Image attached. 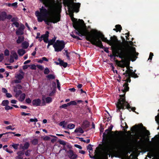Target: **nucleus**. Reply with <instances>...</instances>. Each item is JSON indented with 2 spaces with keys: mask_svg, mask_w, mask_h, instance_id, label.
<instances>
[{
  "mask_svg": "<svg viewBox=\"0 0 159 159\" xmlns=\"http://www.w3.org/2000/svg\"><path fill=\"white\" fill-rule=\"evenodd\" d=\"M74 132L76 133L79 132L81 134H83L84 133V131L81 127H79L78 128H77L75 129Z\"/></svg>",
  "mask_w": 159,
  "mask_h": 159,
  "instance_id": "nucleus-22",
  "label": "nucleus"
},
{
  "mask_svg": "<svg viewBox=\"0 0 159 159\" xmlns=\"http://www.w3.org/2000/svg\"><path fill=\"white\" fill-rule=\"evenodd\" d=\"M16 87L17 89H18L19 90H20V89H21L22 88V86L20 84H18L16 85Z\"/></svg>",
  "mask_w": 159,
  "mask_h": 159,
  "instance_id": "nucleus-51",
  "label": "nucleus"
},
{
  "mask_svg": "<svg viewBox=\"0 0 159 159\" xmlns=\"http://www.w3.org/2000/svg\"><path fill=\"white\" fill-rule=\"evenodd\" d=\"M46 102L48 103H51L52 101V99L50 97H47L45 98Z\"/></svg>",
  "mask_w": 159,
  "mask_h": 159,
  "instance_id": "nucleus-37",
  "label": "nucleus"
},
{
  "mask_svg": "<svg viewBox=\"0 0 159 159\" xmlns=\"http://www.w3.org/2000/svg\"><path fill=\"white\" fill-rule=\"evenodd\" d=\"M68 157L70 159H75L78 157V155L74 153V151L71 149L66 151Z\"/></svg>",
  "mask_w": 159,
  "mask_h": 159,
  "instance_id": "nucleus-11",
  "label": "nucleus"
},
{
  "mask_svg": "<svg viewBox=\"0 0 159 159\" xmlns=\"http://www.w3.org/2000/svg\"><path fill=\"white\" fill-rule=\"evenodd\" d=\"M125 93H124V94L123 95H120V99H118V102H117L116 103V107H117V103H118L119 101H120V99H123V98H124L125 99V101H126V100H125Z\"/></svg>",
  "mask_w": 159,
  "mask_h": 159,
  "instance_id": "nucleus-31",
  "label": "nucleus"
},
{
  "mask_svg": "<svg viewBox=\"0 0 159 159\" xmlns=\"http://www.w3.org/2000/svg\"><path fill=\"white\" fill-rule=\"evenodd\" d=\"M49 32L48 31H46L45 34L42 35V37L43 39L48 38Z\"/></svg>",
  "mask_w": 159,
  "mask_h": 159,
  "instance_id": "nucleus-30",
  "label": "nucleus"
},
{
  "mask_svg": "<svg viewBox=\"0 0 159 159\" xmlns=\"http://www.w3.org/2000/svg\"><path fill=\"white\" fill-rule=\"evenodd\" d=\"M116 28H114L113 30L116 31V32L119 31L120 32L122 30V27L120 25H115Z\"/></svg>",
  "mask_w": 159,
  "mask_h": 159,
  "instance_id": "nucleus-17",
  "label": "nucleus"
},
{
  "mask_svg": "<svg viewBox=\"0 0 159 159\" xmlns=\"http://www.w3.org/2000/svg\"><path fill=\"white\" fill-rule=\"evenodd\" d=\"M50 72V70L48 68H46L45 69L44 71V73L45 75H47Z\"/></svg>",
  "mask_w": 159,
  "mask_h": 159,
  "instance_id": "nucleus-43",
  "label": "nucleus"
},
{
  "mask_svg": "<svg viewBox=\"0 0 159 159\" xmlns=\"http://www.w3.org/2000/svg\"><path fill=\"white\" fill-rule=\"evenodd\" d=\"M12 147L15 149H17L19 146L18 144H14L12 145Z\"/></svg>",
  "mask_w": 159,
  "mask_h": 159,
  "instance_id": "nucleus-49",
  "label": "nucleus"
},
{
  "mask_svg": "<svg viewBox=\"0 0 159 159\" xmlns=\"http://www.w3.org/2000/svg\"><path fill=\"white\" fill-rule=\"evenodd\" d=\"M17 20L18 18L17 17H13L11 19V22H13L15 21H17Z\"/></svg>",
  "mask_w": 159,
  "mask_h": 159,
  "instance_id": "nucleus-57",
  "label": "nucleus"
},
{
  "mask_svg": "<svg viewBox=\"0 0 159 159\" xmlns=\"http://www.w3.org/2000/svg\"><path fill=\"white\" fill-rule=\"evenodd\" d=\"M21 114L22 116H30L31 115L30 113H25V112H22L21 113Z\"/></svg>",
  "mask_w": 159,
  "mask_h": 159,
  "instance_id": "nucleus-55",
  "label": "nucleus"
},
{
  "mask_svg": "<svg viewBox=\"0 0 159 159\" xmlns=\"http://www.w3.org/2000/svg\"><path fill=\"white\" fill-rule=\"evenodd\" d=\"M50 139V137L48 136H45L43 138L44 140L48 141Z\"/></svg>",
  "mask_w": 159,
  "mask_h": 159,
  "instance_id": "nucleus-64",
  "label": "nucleus"
},
{
  "mask_svg": "<svg viewBox=\"0 0 159 159\" xmlns=\"http://www.w3.org/2000/svg\"><path fill=\"white\" fill-rule=\"evenodd\" d=\"M110 132L108 129L105 130V132L103 133L102 135V144L104 147L108 148L109 142L108 139L107 134Z\"/></svg>",
  "mask_w": 159,
  "mask_h": 159,
  "instance_id": "nucleus-9",
  "label": "nucleus"
},
{
  "mask_svg": "<svg viewBox=\"0 0 159 159\" xmlns=\"http://www.w3.org/2000/svg\"><path fill=\"white\" fill-rule=\"evenodd\" d=\"M92 145L89 144L87 146V148L88 149H89L90 150H91L93 149L92 148Z\"/></svg>",
  "mask_w": 159,
  "mask_h": 159,
  "instance_id": "nucleus-60",
  "label": "nucleus"
},
{
  "mask_svg": "<svg viewBox=\"0 0 159 159\" xmlns=\"http://www.w3.org/2000/svg\"><path fill=\"white\" fill-rule=\"evenodd\" d=\"M58 142L60 144L63 145H65L66 144V142L63 140H59L58 141Z\"/></svg>",
  "mask_w": 159,
  "mask_h": 159,
  "instance_id": "nucleus-44",
  "label": "nucleus"
},
{
  "mask_svg": "<svg viewBox=\"0 0 159 159\" xmlns=\"http://www.w3.org/2000/svg\"><path fill=\"white\" fill-rule=\"evenodd\" d=\"M139 128L138 125H135L132 126L131 128V131L134 133L136 131L138 130V128Z\"/></svg>",
  "mask_w": 159,
  "mask_h": 159,
  "instance_id": "nucleus-18",
  "label": "nucleus"
},
{
  "mask_svg": "<svg viewBox=\"0 0 159 159\" xmlns=\"http://www.w3.org/2000/svg\"><path fill=\"white\" fill-rule=\"evenodd\" d=\"M7 16V14L5 11L0 12V21H4L6 19Z\"/></svg>",
  "mask_w": 159,
  "mask_h": 159,
  "instance_id": "nucleus-13",
  "label": "nucleus"
},
{
  "mask_svg": "<svg viewBox=\"0 0 159 159\" xmlns=\"http://www.w3.org/2000/svg\"><path fill=\"white\" fill-rule=\"evenodd\" d=\"M30 152L31 151L29 150L26 151L25 153V155L26 156H29L30 155Z\"/></svg>",
  "mask_w": 159,
  "mask_h": 159,
  "instance_id": "nucleus-59",
  "label": "nucleus"
},
{
  "mask_svg": "<svg viewBox=\"0 0 159 159\" xmlns=\"http://www.w3.org/2000/svg\"><path fill=\"white\" fill-rule=\"evenodd\" d=\"M71 18L73 22V27L76 30V34L80 37L85 36L86 39L91 43L94 37L92 33L96 34L97 32V30H93L91 32H89L88 30L87 26L83 20L79 19V21L78 22L77 21V19L74 18L73 16H72Z\"/></svg>",
  "mask_w": 159,
  "mask_h": 159,
  "instance_id": "nucleus-2",
  "label": "nucleus"
},
{
  "mask_svg": "<svg viewBox=\"0 0 159 159\" xmlns=\"http://www.w3.org/2000/svg\"><path fill=\"white\" fill-rule=\"evenodd\" d=\"M98 33V31H97V32L96 33V34H93V33H92V34L94 37H97L98 38V36H99V37L101 39L102 41L103 42H105L108 44L110 43L111 40H108L105 37L104 35L102 34L99 33L98 34V35H96ZM98 38H99V37H98Z\"/></svg>",
  "mask_w": 159,
  "mask_h": 159,
  "instance_id": "nucleus-10",
  "label": "nucleus"
},
{
  "mask_svg": "<svg viewBox=\"0 0 159 159\" xmlns=\"http://www.w3.org/2000/svg\"><path fill=\"white\" fill-rule=\"evenodd\" d=\"M56 38H57L56 37H54L53 38L49 40V43L53 45V44H54V43L56 42L55 41L56 40Z\"/></svg>",
  "mask_w": 159,
  "mask_h": 159,
  "instance_id": "nucleus-36",
  "label": "nucleus"
},
{
  "mask_svg": "<svg viewBox=\"0 0 159 159\" xmlns=\"http://www.w3.org/2000/svg\"><path fill=\"white\" fill-rule=\"evenodd\" d=\"M129 84L127 83H125L123 85L124 87V89L122 90L123 93H126V92L129 91V87L128 86Z\"/></svg>",
  "mask_w": 159,
  "mask_h": 159,
  "instance_id": "nucleus-14",
  "label": "nucleus"
},
{
  "mask_svg": "<svg viewBox=\"0 0 159 159\" xmlns=\"http://www.w3.org/2000/svg\"><path fill=\"white\" fill-rule=\"evenodd\" d=\"M12 24L15 25L16 27H18L19 25V23L17 21H15Z\"/></svg>",
  "mask_w": 159,
  "mask_h": 159,
  "instance_id": "nucleus-52",
  "label": "nucleus"
},
{
  "mask_svg": "<svg viewBox=\"0 0 159 159\" xmlns=\"http://www.w3.org/2000/svg\"><path fill=\"white\" fill-rule=\"evenodd\" d=\"M31 143L34 145H36L38 143V140L36 139H34L32 141Z\"/></svg>",
  "mask_w": 159,
  "mask_h": 159,
  "instance_id": "nucleus-41",
  "label": "nucleus"
},
{
  "mask_svg": "<svg viewBox=\"0 0 159 159\" xmlns=\"http://www.w3.org/2000/svg\"><path fill=\"white\" fill-rule=\"evenodd\" d=\"M153 56V53L151 52L150 53L149 58L148 59V60H150V62L152 60Z\"/></svg>",
  "mask_w": 159,
  "mask_h": 159,
  "instance_id": "nucleus-46",
  "label": "nucleus"
},
{
  "mask_svg": "<svg viewBox=\"0 0 159 159\" xmlns=\"http://www.w3.org/2000/svg\"><path fill=\"white\" fill-rule=\"evenodd\" d=\"M25 26L21 24V25L20 26V27L18 29L23 31L25 29Z\"/></svg>",
  "mask_w": 159,
  "mask_h": 159,
  "instance_id": "nucleus-62",
  "label": "nucleus"
},
{
  "mask_svg": "<svg viewBox=\"0 0 159 159\" xmlns=\"http://www.w3.org/2000/svg\"><path fill=\"white\" fill-rule=\"evenodd\" d=\"M123 75H125V77H127L128 78L129 76H130V69L129 67L128 68L127 70H126L125 72L123 74Z\"/></svg>",
  "mask_w": 159,
  "mask_h": 159,
  "instance_id": "nucleus-16",
  "label": "nucleus"
},
{
  "mask_svg": "<svg viewBox=\"0 0 159 159\" xmlns=\"http://www.w3.org/2000/svg\"><path fill=\"white\" fill-rule=\"evenodd\" d=\"M26 102L28 103H30L31 102V100L30 98H26L25 100Z\"/></svg>",
  "mask_w": 159,
  "mask_h": 159,
  "instance_id": "nucleus-58",
  "label": "nucleus"
},
{
  "mask_svg": "<svg viewBox=\"0 0 159 159\" xmlns=\"http://www.w3.org/2000/svg\"><path fill=\"white\" fill-rule=\"evenodd\" d=\"M120 100V101L117 103V111H120V110L121 109L124 110L125 109H127L129 111H132L133 112H135V107H131L128 102L125 101L124 98Z\"/></svg>",
  "mask_w": 159,
  "mask_h": 159,
  "instance_id": "nucleus-6",
  "label": "nucleus"
},
{
  "mask_svg": "<svg viewBox=\"0 0 159 159\" xmlns=\"http://www.w3.org/2000/svg\"><path fill=\"white\" fill-rule=\"evenodd\" d=\"M89 125V122L87 120H84L82 124L81 127L83 129H86Z\"/></svg>",
  "mask_w": 159,
  "mask_h": 159,
  "instance_id": "nucleus-15",
  "label": "nucleus"
},
{
  "mask_svg": "<svg viewBox=\"0 0 159 159\" xmlns=\"http://www.w3.org/2000/svg\"><path fill=\"white\" fill-rule=\"evenodd\" d=\"M11 54L12 55L11 56V57H13V58H14L16 60H17L18 59V55L15 51H12L11 52Z\"/></svg>",
  "mask_w": 159,
  "mask_h": 159,
  "instance_id": "nucleus-20",
  "label": "nucleus"
},
{
  "mask_svg": "<svg viewBox=\"0 0 159 159\" xmlns=\"http://www.w3.org/2000/svg\"><path fill=\"white\" fill-rule=\"evenodd\" d=\"M9 101L8 100H3L1 103V105L4 106H6L8 105L9 104Z\"/></svg>",
  "mask_w": 159,
  "mask_h": 159,
  "instance_id": "nucleus-28",
  "label": "nucleus"
},
{
  "mask_svg": "<svg viewBox=\"0 0 159 159\" xmlns=\"http://www.w3.org/2000/svg\"><path fill=\"white\" fill-rule=\"evenodd\" d=\"M15 133H14V132H6V133H3V134H0V139L2 137V136L3 135L7 134H14Z\"/></svg>",
  "mask_w": 159,
  "mask_h": 159,
  "instance_id": "nucleus-45",
  "label": "nucleus"
},
{
  "mask_svg": "<svg viewBox=\"0 0 159 159\" xmlns=\"http://www.w3.org/2000/svg\"><path fill=\"white\" fill-rule=\"evenodd\" d=\"M11 6H13L15 7L16 8L18 6H17V3L16 2H15L14 3H13L11 4Z\"/></svg>",
  "mask_w": 159,
  "mask_h": 159,
  "instance_id": "nucleus-63",
  "label": "nucleus"
},
{
  "mask_svg": "<svg viewBox=\"0 0 159 159\" xmlns=\"http://www.w3.org/2000/svg\"><path fill=\"white\" fill-rule=\"evenodd\" d=\"M130 76L134 78H136L138 77L137 75L133 71V70L130 69Z\"/></svg>",
  "mask_w": 159,
  "mask_h": 159,
  "instance_id": "nucleus-24",
  "label": "nucleus"
},
{
  "mask_svg": "<svg viewBox=\"0 0 159 159\" xmlns=\"http://www.w3.org/2000/svg\"><path fill=\"white\" fill-rule=\"evenodd\" d=\"M18 53L20 56H22L26 52L25 50L22 49H19L17 51Z\"/></svg>",
  "mask_w": 159,
  "mask_h": 159,
  "instance_id": "nucleus-19",
  "label": "nucleus"
},
{
  "mask_svg": "<svg viewBox=\"0 0 159 159\" xmlns=\"http://www.w3.org/2000/svg\"><path fill=\"white\" fill-rule=\"evenodd\" d=\"M120 50L121 51L119 52V57L122 59L125 57L131 58L136 53L135 48L134 47H131L130 50L126 48L122 47Z\"/></svg>",
  "mask_w": 159,
  "mask_h": 159,
  "instance_id": "nucleus-5",
  "label": "nucleus"
},
{
  "mask_svg": "<svg viewBox=\"0 0 159 159\" xmlns=\"http://www.w3.org/2000/svg\"><path fill=\"white\" fill-rule=\"evenodd\" d=\"M75 126V125L71 123L70 124L67 125V127L66 128V129H72L74 128Z\"/></svg>",
  "mask_w": 159,
  "mask_h": 159,
  "instance_id": "nucleus-34",
  "label": "nucleus"
},
{
  "mask_svg": "<svg viewBox=\"0 0 159 159\" xmlns=\"http://www.w3.org/2000/svg\"><path fill=\"white\" fill-rule=\"evenodd\" d=\"M23 34V31L19 29H18V30L16 31V34L17 35H22Z\"/></svg>",
  "mask_w": 159,
  "mask_h": 159,
  "instance_id": "nucleus-32",
  "label": "nucleus"
},
{
  "mask_svg": "<svg viewBox=\"0 0 159 159\" xmlns=\"http://www.w3.org/2000/svg\"><path fill=\"white\" fill-rule=\"evenodd\" d=\"M29 46V43L26 41L22 43V47L24 49H27Z\"/></svg>",
  "mask_w": 159,
  "mask_h": 159,
  "instance_id": "nucleus-25",
  "label": "nucleus"
},
{
  "mask_svg": "<svg viewBox=\"0 0 159 159\" xmlns=\"http://www.w3.org/2000/svg\"><path fill=\"white\" fill-rule=\"evenodd\" d=\"M10 52L8 49H6L4 51V55L6 56H8L9 55Z\"/></svg>",
  "mask_w": 159,
  "mask_h": 159,
  "instance_id": "nucleus-47",
  "label": "nucleus"
},
{
  "mask_svg": "<svg viewBox=\"0 0 159 159\" xmlns=\"http://www.w3.org/2000/svg\"><path fill=\"white\" fill-rule=\"evenodd\" d=\"M67 106H68L67 103V104H64L60 106V108L66 109Z\"/></svg>",
  "mask_w": 159,
  "mask_h": 159,
  "instance_id": "nucleus-53",
  "label": "nucleus"
},
{
  "mask_svg": "<svg viewBox=\"0 0 159 159\" xmlns=\"http://www.w3.org/2000/svg\"><path fill=\"white\" fill-rule=\"evenodd\" d=\"M111 41L110 43H111V44H112L118 41V39L117 38V37L115 35H114L112 37H111Z\"/></svg>",
  "mask_w": 159,
  "mask_h": 159,
  "instance_id": "nucleus-23",
  "label": "nucleus"
},
{
  "mask_svg": "<svg viewBox=\"0 0 159 159\" xmlns=\"http://www.w3.org/2000/svg\"><path fill=\"white\" fill-rule=\"evenodd\" d=\"M56 81H57V87L58 88V89L59 90H60V83L59 82V80L57 79Z\"/></svg>",
  "mask_w": 159,
  "mask_h": 159,
  "instance_id": "nucleus-54",
  "label": "nucleus"
},
{
  "mask_svg": "<svg viewBox=\"0 0 159 159\" xmlns=\"http://www.w3.org/2000/svg\"><path fill=\"white\" fill-rule=\"evenodd\" d=\"M77 104V102L75 101H71L67 103V105L68 106L70 105H76Z\"/></svg>",
  "mask_w": 159,
  "mask_h": 159,
  "instance_id": "nucleus-38",
  "label": "nucleus"
},
{
  "mask_svg": "<svg viewBox=\"0 0 159 159\" xmlns=\"http://www.w3.org/2000/svg\"><path fill=\"white\" fill-rule=\"evenodd\" d=\"M16 97L18 96L22 93V91L20 90H17L16 92Z\"/></svg>",
  "mask_w": 159,
  "mask_h": 159,
  "instance_id": "nucleus-48",
  "label": "nucleus"
},
{
  "mask_svg": "<svg viewBox=\"0 0 159 159\" xmlns=\"http://www.w3.org/2000/svg\"><path fill=\"white\" fill-rule=\"evenodd\" d=\"M131 77L130 76H129V77L128 78L126 79L125 80V77H124V80H123V81H125V83H130L131 80L130 79V78Z\"/></svg>",
  "mask_w": 159,
  "mask_h": 159,
  "instance_id": "nucleus-40",
  "label": "nucleus"
},
{
  "mask_svg": "<svg viewBox=\"0 0 159 159\" xmlns=\"http://www.w3.org/2000/svg\"><path fill=\"white\" fill-rule=\"evenodd\" d=\"M46 78L48 79H55V76L53 74H49L46 76Z\"/></svg>",
  "mask_w": 159,
  "mask_h": 159,
  "instance_id": "nucleus-35",
  "label": "nucleus"
},
{
  "mask_svg": "<svg viewBox=\"0 0 159 159\" xmlns=\"http://www.w3.org/2000/svg\"><path fill=\"white\" fill-rule=\"evenodd\" d=\"M41 101L39 98L35 99L33 100L32 104L34 106H41Z\"/></svg>",
  "mask_w": 159,
  "mask_h": 159,
  "instance_id": "nucleus-12",
  "label": "nucleus"
},
{
  "mask_svg": "<svg viewBox=\"0 0 159 159\" xmlns=\"http://www.w3.org/2000/svg\"><path fill=\"white\" fill-rule=\"evenodd\" d=\"M25 93H23L21 94L20 96V99L19 101L22 102L25 99Z\"/></svg>",
  "mask_w": 159,
  "mask_h": 159,
  "instance_id": "nucleus-29",
  "label": "nucleus"
},
{
  "mask_svg": "<svg viewBox=\"0 0 159 159\" xmlns=\"http://www.w3.org/2000/svg\"><path fill=\"white\" fill-rule=\"evenodd\" d=\"M30 68L31 69H32V70H35L36 69V66L34 64L31 65Z\"/></svg>",
  "mask_w": 159,
  "mask_h": 159,
  "instance_id": "nucleus-61",
  "label": "nucleus"
},
{
  "mask_svg": "<svg viewBox=\"0 0 159 159\" xmlns=\"http://www.w3.org/2000/svg\"><path fill=\"white\" fill-rule=\"evenodd\" d=\"M67 63L66 62H64V61L61 59L60 66H63L64 68L67 67Z\"/></svg>",
  "mask_w": 159,
  "mask_h": 159,
  "instance_id": "nucleus-33",
  "label": "nucleus"
},
{
  "mask_svg": "<svg viewBox=\"0 0 159 159\" xmlns=\"http://www.w3.org/2000/svg\"><path fill=\"white\" fill-rule=\"evenodd\" d=\"M37 67L38 68L40 69L41 70H43V67L42 66L40 65H37Z\"/></svg>",
  "mask_w": 159,
  "mask_h": 159,
  "instance_id": "nucleus-56",
  "label": "nucleus"
},
{
  "mask_svg": "<svg viewBox=\"0 0 159 159\" xmlns=\"http://www.w3.org/2000/svg\"><path fill=\"white\" fill-rule=\"evenodd\" d=\"M67 124V122H65V121H63L59 123V125L60 126H62V127L65 129H66V126L65 125H66Z\"/></svg>",
  "mask_w": 159,
  "mask_h": 159,
  "instance_id": "nucleus-27",
  "label": "nucleus"
},
{
  "mask_svg": "<svg viewBox=\"0 0 159 159\" xmlns=\"http://www.w3.org/2000/svg\"><path fill=\"white\" fill-rule=\"evenodd\" d=\"M24 40V37H23L19 36L17 39L16 40V43L18 44L21 43Z\"/></svg>",
  "mask_w": 159,
  "mask_h": 159,
  "instance_id": "nucleus-26",
  "label": "nucleus"
},
{
  "mask_svg": "<svg viewBox=\"0 0 159 159\" xmlns=\"http://www.w3.org/2000/svg\"><path fill=\"white\" fill-rule=\"evenodd\" d=\"M17 154L18 155V157H21L24 154V150L18 152H17Z\"/></svg>",
  "mask_w": 159,
  "mask_h": 159,
  "instance_id": "nucleus-42",
  "label": "nucleus"
},
{
  "mask_svg": "<svg viewBox=\"0 0 159 159\" xmlns=\"http://www.w3.org/2000/svg\"><path fill=\"white\" fill-rule=\"evenodd\" d=\"M64 4L68 7L70 17H73L74 12L78 13L79 11L80 3L75 2L74 0H65Z\"/></svg>",
  "mask_w": 159,
  "mask_h": 159,
  "instance_id": "nucleus-4",
  "label": "nucleus"
},
{
  "mask_svg": "<svg viewBox=\"0 0 159 159\" xmlns=\"http://www.w3.org/2000/svg\"><path fill=\"white\" fill-rule=\"evenodd\" d=\"M16 77L18 80H21L23 79L24 76L20 74H19L17 75Z\"/></svg>",
  "mask_w": 159,
  "mask_h": 159,
  "instance_id": "nucleus-39",
  "label": "nucleus"
},
{
  "mask_svg": "<svg viewBox=\"0 0 159 159\" xmlns=\"http://www.w3.org/2000/svg\"><path fill=\"white\" fill-rule=\"evenodd\" d=\"M46 7H49L50 10L48 11L44 7L42 6L39 9V11H37L35 12V14L37 17L38 21L42 22L43 20L46 24L49 25V22L53 23H56L60 20V15H56L55 9L53 5H49L48 4H45Z\"/></svg>",
  "mask_w": 159,
  "mask_h": 159,
  "instance_id": "nucleus-1",
  "label": "nucleus"
},
{
  "mask_svg": "<svg viewBox=\"0 0 159 159\" xmlns=\"http://www.w3.org/2000/svg\"><path fill=\"white\" fill-rule=\"evenodd\" d=\"M117 142L116 141H114L112 143V145L110 146L108 145V148L104 147L106 148L107 152H106L103 156V159H108V152L110 154L113 153L114 154V156L116 157L119 158H122L124 154L121 151H116V150L117 149Z\"/></svg>",
  "mask_w": 159,
  "mask_h": 159,
  "instance_id": "nucleus-3",
  "label": "nucleus"
},
{
  "mask_svg": "<svg viewBox=\"0 0 159 159\" xmlns=\"http://www.w3.org/2000/svg\"><path fill=\"white\" fill-rule=\"evenodd\" d=\"M91 43L92 44L99 47L100 48L104 49V51L106 53H108L109 52L108 48H105L103 46L102 41L99 38L94 37Z\"/></svg>",
  "mask_w": 159,
  "mask_h": 159,
  "instance_id": "nucleus-7",
  "label": "nucleus"
},
{
  "mask_svg": "<svg viewBox=\"0 0 159 159\" xmlns=\"http://www.w3.org/2000/svg\"><path fill=\"white\" fill-rule=\"evenodd\" d=\"M65 44L66 43L63 40H57L53 44V47L55 52H61L64 48Z\"/></svg>",
  "mask_w": 159,
  "mask_h": 159,
  "instance_id": "nucleus-8",
  "label": "nucleus"
},
{
  "mask_svg": "<svg viewBox=\"0 0 159 159\" xmlns=\"http://www.w3.org/2000/svg\"><path fill=\"white\" fill-rule=\"evenodd\" d=\"M6 129H11V130H14L15 129V128H12V126L11 125H9L7 127H6Z\"/></svg>",
  "mask_w": 159,
  "mask_h": 159,
  "instance_id": "nucleus-50",
  "label": "nucleus"
},
{
  "mask_svg": "<svg viewBox=\"0 0 159 159\" xmlns=\"http://www.w3.org/2000/svg\"><path fill=\"white\" fill-rule=\"evenodd\" d=\"M30 145V144L28 142H26L22 147V148L23 150H26L28 148Z\"/></svg>",
  "mask_w": 159,
  "mask_h": 159,
  "instance_id": "nucleus-21",
  "label": "nucleus"
}]
</instances>
